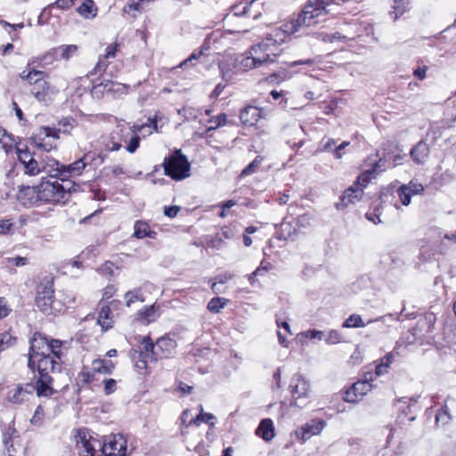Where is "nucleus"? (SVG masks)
<instances>
[{"mask_svg": "<svg viewBox=\"0 0 456 456\" xmlns=\"http://www.w3.org/2000/svg\"><path fill=\"white\" fill-rule=\"evenodd\" d=\"M64 342L36 332L30 339L28 365L34 368L43 358H50L55 362H61Z\"/></svg>", "mask_w": 456, "mask_h": 456, "instance_id": "1", "label": "nucleus"}, {"mask_svg": "<svg viewBox=\"0 0 456 456\" xmlns=\"http://www.w3.org/2000/svg\"><path fill=\"white\" fill-rule=\"evenodd\" d=\"M276 40L267 38L250 48L247 56L240 61L244 69H258L274 63L279 56Z\"/></svg>", "mask_w": 456, "mask_h": 456, "instance_id": "2", "label": "nucleus"}, {"mask_svg": "<svg viewBox=\"0 0 456 456\" xmlns=\"http://www.w3.org/2000/svg\"><path fill=\"white\" fill-rule=\"evenodd\" d=\"M17 155L25 175L36 176L41 173H45L52 178H57L60 163L54 159H41L39 161L36 159V154L27 149H18Z\"/></svg>", "mask_w": 456, "mask_h": 456, "instance_id": "3", "label": "nucleus"}, {"mask_svg": "<svg viewBox=\"0 0 456 456\" xmlns=\"http://www.w3.org/2000/svg\"><path fill=\"white\" fill-rule=\"evenodd\" d=\"M38 379L34 385V391L38 397H49L54 392L53 384L61 372V362H55L50 358H43L37 366Z\"/></svg>", "mask_w": 456, "mask_h": 456, "instance_id": "4", "label": "nucleus"}, {"mask_svg": "<svg viewBox=\"0 0 456 456\" xmlns=\"http://www.w3.org/2000/svg\"><path fill=\"white\" fill-rule=\"evenodd\" d=\"M385 165L381 159L376 161L373 167L362 173L356 181L347 188L339 199V202L336 203L337 209H343L349 204L359 201L363 195V188L367 186L374 174L383 171Z\"/></svg>", "mask_w": 456, "mask_h": 456, "instance_id": "5", "label": "nucleus"}, {"mask_svg": "<svg viewBox=\"0 0 456 456\" xmlns=\"http://www.w3.org/2000/svg\"><path fill=\"white\" fill-rule=\"evenodd\" d=\"M324 10V6H319L317 4H312L310 3V0H308L307 4L297 18L282 26L283 32L287 35L300 33L301 36L308 34L305 31V28L318 23L316 19L323 12Z\"/></svg>", "mask_w": 456, "mask_h": 456, "instance_id": "6", "label": "nucleus"}, {"mask_svg": "<svg viewBox=\"0 0 456 456\" xmlns=\"http://www.w3.org/2000/svg\"><path fill=\"white\" fill-rule=\"evenodd\" d=\"M72 184L71 182H67V184L57 179L42 180L39 184V197L40 202L44 203H59L65 201L70 193Z\"/></svg>", "mask_w": 456, "mask_h": 456, "instance_id": "7", "label": "nucleus"}, {"mask_svg": "<svg viewBox=\"0 0 456 456\" xmlns=\"http://www.w3.org/2000/svg\"><path fill=\"white\" fill-rule=\"evenodd\" d=\"M201 64L209 72L210 76H222L225 80L231 77V72L235 66L232 58L221 59L220 54L217 53L205 55Z\"/></svg>", "mask_w": 456, "mask_h": 456, "instance_id": "8", "label": "nucleus"}, {"mask_svg": "<svg viewBox=\"0 0 456 456\" xmlns=\"http://www.w3.org/2000/svg\"><path fill=\"white\" fill-rule=\"evenodd\" d=\"M165 174L174 180H183L190 175V164L180 150L172 152L164 161Z\"/></svg>", "mask_w": 456, "mask_h": 456, "instance_id": "9", "label": "nucleus"}, {"mask_svg": "<svg viewBox=\"0 0 456 456\" xmlns=\"http://www.w3.org/2000/svg\"><path fill=\"white\" fill-rule=\"evenodd\" d=\"M53 293V286L49 282L41 283L37 288L36 305L45 314H55L63 309L61 303L54 299Z\"/></svg>", "mask_w": 456, "mask_h": 456, "instance_id": "10", "label": "nucleus"}, {"mask_svg": "<svg viewBox=\"0 0 456 456\" xmlns=\"http://www.w3.org/2000/svg\"><path fill=\"white\" fill-rule=\"evenodd\" d=\"M59 131L48 126H41L31 136L32 143L39 150L49 152L56 149V141L59 139Z\"/></svg>", "mask_w": 456, "mask_h": 456, "instance_id": "11", "label": "nucleus"}, {"mask_svg": "<svg viewBox=\"0 0 456 456\" xmlns=\"http://www.w3.org/2000/svg\"><path fill=\"white\" fill-rule=\"evenodd\" d=\"M395 407L399 411L397 421L400 424L413 421L416 419L420 407L418 405L417 398L402 397L395 403Z\"/></svg>", "mask_w": 456, "mask_h": 456, "instance_id": "12", "label": "nucleus"}, {"mask_svg": "<svg viewBox=\"0 0 456 456\" xmlns=\"http://www.w3.org/2000/svg\"><path fill=\"white\" fill-rule=\"evenodd\" d=\"M156 343L153 344L150 337H143L138 352V359L135 361L134 367L138 371L147 369L150 362H157Z\"/></svg>", "mask_w": 456, "mask_h": 456, "instance_id": "13", "label": "nucleus"}, {"mask_svg": "<svg viewBox=\"0 0 456 456\" xmlns=\"http://www.w3.org/2000/svg\"><path fill=\"white\" fill-rule=\"evenodd\" d=\"M75 441L80 456H94L96 446L101 447V443L86 428L77 430Z\"/></svg>", "mask_w": 456, "mask_h": 456, "instance_id": "14", "label": "nucleus"}, {"mask_svg": "<svg viewBox=\"0 0 456 456\" xmlns=\"http://www.w3.org/2000/svg\"><path fill=\"white\" fill-rule=\"evenodd\" d=\"M149 128L148 134H151L152 131L159 132V126H158V121H157V116H154L152 118H148V122L138 125L134 124L130 130L132 133V137L129 141L128 145L126 146V151L130 153H134L140 145V137L139 133H142L143 129Z\"/></svg>", "mask_w": 456, "mask_h": 456, "instance_id": "15", "label": "nucleus"}, {"mask_svg": "<svg viewBox=\"0 0 456 456\" xmlns=\"http://www.w3.org/2000/svg\"><path fill=\"white\" fill-rule=\"evenodd\" d=\"M289 389L294 400L291 404L297 405V400L308 397L310 384L303 375L296 373L291 378Z\"/></svg>", "mask_w": 456, "mask_h": 456, "instance_id": "16", "label": "nucleus"}, {"mask_svg": "<svg viewBox=\"0 0 456 456\" xmlns=\"http://www.w3.org/2000/svg\"><path fill=\"white\" fill-rule=\"evenodd\" d=\"M55 87L52 86L46 80L39 81L30 88L31 94L39 102L45 104L49 103L57 94Z\"/></svg>", "mask_w": 456, "mask_h": 456, "instance_id": "17", "label": "nucleus"}, {"mask_svg": "<svg viewBox=\"0 0 456 456\" xmlns=\"http://www.w3.org/2000/svg\"><path fill=\"white\" fill-rule=\"evenodd\" d=\"M371 384L367 379L358 380L345 392L344 400L347 403H357L371 390Z\"/></svg>", "mask_w": 456, "mask_h": 456, "instance_id": "18", "label": "nucleus"}, {"mask_svg": "<svg viewBox=\"0 0 456 456\" xmlns=\"http://www.w3.org/2000/svg\"><path fill=\"white\" fill-rule=\"evenodd\" d=\"M34 388V385L29 383L24 386L18 385L8 391L7 400L15 404L28 402L33 396Z\"/></svg>", "mask_w": 456, "mask_h": 456, "instance_id": "19", "label": "nucleus"}, {"mask_svg": "<svg viewBox=\"0 0 456 456\" xmlns=\"http://www.w3.org/2000/svg\"><path fill=\"white\" fill-rule=\"evenodd\" d=\"M177 343L170 335L159 338L156 341L157 361L172 357L176 353Z\"/></svg>", "mask_w": 456, "mask_h": 456, "instance_id": "20", "label": "nucleus"}, {"mask_svg": "<svg viewBox=\"0 0 456 456\" xmlns=\"http://www.w3.org/2000/svg\"><path fill=\"white\" fill-rule=\"evenodd\" d=\"M325 426L326 422L324 420L312 419L297 430L296 436L297 439H300L302 442H305L312 436L321 434Z\"/></svg>", "mask_w": 456, "mask_h": 456, "instance_id": "21", "label": "nucleus"}, {"mask_svg": "<svg viewBox=\"0 0 456 456\" xmlns=\"http://www.w3.org/2000/svg\"><path fill=\"white\" fill-rule=\"evenodd\" d=\"M102 449L106 456H126V441L121 435H118L113 440L104 444Z\"/></svg>", "mask_w": 456, "mask_h": 456, "instance_id": "22", "label": "nucleus"}, {"mask_svg": "<svg viewBox=\"0 0 456 456\" xmlns=\"http://www.w3.org/2000/svg\"><path fill=\"white\" fill-rule=\"evenodd\" d=\"M86 167V163L84 159H80L68 166L60 164L57 177H60V179L67 184V182H70L68 177L79 175Z\"/></svg>", "mask_w": 456, "mask_h": 456, "instance_id": "23", "label": "nucleus"}, {"mask_svg": "<svg viewBox=\"0 0 456 456\" xmlns=\"http://www.w3.org/2000/svg\"><path fill=\"white\" fill-rule=\"evenodd\" d=\"M235 235L234 230L231 226H223L220 231L210 240L207 241L208 246L216 248L222 249L226 245V240H231Z\"/></svg>", "mask_w": 456, "mask_h": 456, "instance_id": "24", "label": "nucleus"}, {"mask_svg": "<svg viewBox=\"0 0 456 456\" xmlns=\"http://www.w3.org/2000/svg\"><path fill=\"white\" fill-rule=\"evenodd\" d=\"M265 118L263 110L255 106H246L240 113V119L245 126H255L260 118Z\"/></svg>", "mask_w": 456, "mask_h": 456, "instance_id": "25", "label": "nucleus"}, {"mask_svg": "<svg viewBox=\"0 0 456 456\" xmlns=\"http://www.w3.org/2000/svg\"><path fill=\"white\" fill-rule=\"evenodd\" d=\"M77 51V46L76 45H61L59 47L52 49L48 53H46L43 60L45 61H48V59L58 60H69L71 56H73Z\"/></svg>", "mask_w": 456, "mask_h": 456, "instance_id": "26", "label": "nucleus"}, {"mask_svg": "<svg viewBox=\"0 0 456 456\" xmlns=\"http://www.w3.org/2000/svg\"><path fill=\"white\" fill-rule=\"evenodd\" d=\"M429 153V146L424 140L419 141L410 151L411 159L417 165H423L427 161Z\"/></svg>", "mask_w": 456, "mask_h": 456, "instance_id": "27", "label": "nucleus"}, {"mask_svg": "<svg viewBox=\"0 0 456 456\" xmlns=\"http://www.w3.org/2000/svg\"><path fill=\"white\" fill-rule=\"evenodd\" d=\"M159 315V305L153 304L139 310L137 313V319L144 324H149L156 321Z\"/></svg>", "mask_w": 456, "mask_h": 456, "instance_id": "28", "label": "nucleus"}, {"mask_svg": "<svg viewBox=\"0 0 456 456\" xmlns=\"http://www.w3.org/2000/svg\"><path fill=\"white\" fill-rule=\"evenodd\" d=\"M19 199L23 200L24 204H36L40 202L39 185L27 186L20 190Z\"/></svg>", "mask_w": 456, "mask_h": 456, "instance_id": "29", "label": "nucleus"}, {"mask_svg": "<svg viewBox=\"0 0 456 456\" xmlns=\"http://www.w3.org/2000/svg\"><path fill=\"white\" fill-rule=\"evenodd\" d=\"M256 434L266 442L271 441L274 437V428L272 419H263L256 428Z\"/></svg>", "mask_w": 456, "mask_h": 456, "instance_id": "30", "label": "nucleus"}, {"mask_svg": "<svg viewBox=\"0 0 456 456\" xmlns=\"http://www.w3.org/2000/svg\"><path fill=\"white\" fill-rule=\"evenodd\" d=\"M391 8L392 10L389 12V16L394 20H397L410 10V0H393Z\"/></svg>", "mask_w": 456, "mask_h": 456, "instance_id": "31", "label": "nucleus"}, {"mask_svg": "<svg viewBox=\"0 0 456 456\" xmlns=\"http://www.w3.org/2000/svg\"><path fill=\"white\" fill-rule=\"evenodd\" d=\"M134 236L137 239H154L156 232L151 230L149 224L144 221H136L134 226Z\"/></svg>", "mask_w": 456, "mask_h": 456, "instance_id": "32", "label": "nucleus"}, {"mask_svg": "<svg viewBox=\"0 0 456 456\" xmlns=\"http://www.w3.org/2000/svg\"><path fill=\"white\" fill-rule=\"evenodd\" d=\"M125 129L123 127L118 126L116 130H114L110 134V140L106 144V149L110 151H118L121 147V141H123V133ZM126 142V140L124 139Z\"/></svg>", "mask_w": 456, "mask_h": 456, "instance_id": "33", "label": "nucleus"}, {"mask_svg": "<svg viewBox=\"0 0 456 456\" xmlns=\"http://www.w3.org/2000/svg\"><path fill=\"white\" fill-rule=\"evenodd\" d=\"M115 368L110 360L96 359L92 362V370L95 373L110 374Z\"/></svg>", "mask_w": 456, "mask_h": 456, "instance_id": "34", "label": "nucleus"}, {"mask_svg": "<svg viewBox=\"0 0 456 456\" xmlns=\"http://www.w3.org/2000/svg\"><path fill=\"white\" fill-rule=\"evenodd\" d=\"M210 110H206V115L209 117L208 119L206 120L207 124L206 126V132H209L211 130H215L226 123V115L224 113L218 114L216 117H210Z\"/></svg>", "mask_w": 456, "mask_h": 456, "instance_id": "35", "label": "nucleus"}, {"mask_svg": "<svg viewBox=\"0 0 456 456\" xmlns=\"http://www.w3.org/2000/svg\"><path fill=\"white\" fill-rule=\"evenodd\" d=\"M97 322L103 330H107L112 327L113 321L111 317V311L108 305H102L99 313Z\"/></svg>", "mask_w": 456, "mask_h": 456, "instance_id": "36", "label": "nucleus"}, {"mask_svg": "<svg viewBox=\"0 0 456 456\" xmlns=\"http://www.w3.org/2000/svg\"><path fill=\"white\" fill-rule=\"evenodd\" d=\"M77 12L86 19L94 18L97 14V8L93 0H86L77 7Z\"/></svg>", "mask_w": 456, "mask_h": 456, "instance_id": "37", "label": "nucleus"}, {"mask_svg": "<svg viewBox=\"0 0 456 456\" xmlns=\"http://www.w3.org/2000/svg\"><path fill=\"white\" fill-rule=\"evenodd\" d=\"M126 305L130 307L135 302H144L145 297L142 293V288H135L132 290L127 291L125 294Z\"/></svg>", "mask_w": 456, "mask_h": 456, "instance_id": "38", "label": "nucleus"}, {"mask_svg": "<svg viewBox=\"0 0 456 456\" xmlns=\"http://www.w3.org/2000/svg\"><path fill=\"white\" fill-rule=\"evenodd\" d=\"M44 76H45V73L43 71H39V70H36V69H31L28 73H26V71H23L20 74V77L23 80L28 81V83L31 86V87H33L35 85L39 83V81H45V79L44 78Z\"/></svg>", "mask_w": 456, "mask_h": 456, "instance_id": "39", "label": "nucleus"}, {"mask_svg": "<svg viewBox=\"0 0 456 456\" xmlns=\"http://www.w3.org/2000/svg\"><path fill=\"white\" fill-rule=\"evenodd\" d=\"M201 423H205L208 426V430L206 432V436L208 439L212 440L214 435L212 433V429L215 428L216 423V417L212 413L204 412L201 408Z\"/></svg>", "mask_w": 456, "mask_h": 456, "instance_id": "40", "label": "nucleus"}, {"mask_svg": "<svg viewBox=\"0 0 456 456\" xmlns=\"http://www.w3.org/2000/svg\"><path fill=\"white\" fill-rule=\"evenodd\" d=\"M104 88L108 91L113 92L118 95L126 94L129 92L130 86L117 82L109 81L104 85Z\"/></svg>", "mask_w": 456, "mask_h": 456, "instance_id": "41", "label": "nucleus"}, {"mask_svg": "<svg viewBox=\"0 0 456 456\" xmlns=\"http://www.w3.org/2000/svg\"><path fill=\"white\" fill-rule=\"evenodd\" d=\"M228 302L229 300L224 297H213L208 304V309L211 313H219Z\"/></svg>", "mask_w": 456, "mask_h": 456, "instance_id": "42", "label": "nucleus"}, {"mask_svg": "<svg viewBox=\"0 0 456 456\" xmlns=\"http://www.w3.org/2000/svg\"><path fill=\"white\" fill-rule=\"evenodd\" d=\"M222 33L219 30L212 31L208 33L205 38L204 45L201 46V61L204 60L206 55L203 53V49L208 50L210 48L211 44H216L221 37Z\"/></svg>", "mask_w": 456, "mask_h": 456, "instance_id": "43", "label": "nucleus"}, {"mask_svg": "<svg viewBox=\"0 0 456 456\" xmlns=\"http://www.w3.org/2000/svg\"><path fill=\"white\" fill-rule=\"evenodd\" d=\"M364 326L365 323L358 314H351L343 323L344 328H362Z\"/></svg>", "mask_w": 456, "mask_h": 456, "instance_id": "44", "label": "nucleus"}, {"mask_svg": "<svg viewBox=\"0 0 456 456\" xmlns=\"http://www.w3.org/2000/svg\"><path fill=\"white\" fill-rule=\"evenodd\" d=\"M16 342V338L9 332L0 333V351H3Z\"/></svg>", "mask_w": 456, "mask_h": 456, "instance_id": "45", "label": "nucleus"}, {"mask_svg": "<svg viewBox=\"0 0 456 456\" xmlns=\"http://www.w3.org/2000/svg\"><path fill=\"white\" fill-rule=\"evenodd\" d=\"M232 278V275L230 273H224L216 276L214 279V281L211 284V289L214 293L218 294L221 293V289L217 287L218 284H224L228 281H230Z\"/></svg>", "mask_w": 456, "mask_h": 456, "instance_id": "46", "label": "nucleus"}, {"mask_svg": "<svg viewBox=\"0 0 456 456\" xmlns=\"http://www.w3.org/2000/svg\"><path fill=\"white\" fill-rule=\"evenodd\" d=\"M342 335L336 330H331L325 333L324 340L329 345H336L342 342Z\"/></svg>", "mask_w": 456, "mask_h": 456, "instance_id": "47", "label": "nucleus"}, {"mask_svg": "<svg viewBox=\"0 0 456 456\" xmlns=\"http://www.w3.org/2000/svg\"><path fill=\"white\" fill-rule=\"evenodd\" d=\"M181 420H182V424L186 427H189L191 424L198 426V423L200 421V413H198L194 417H192L190 414V411L185 410V411H183V412L182 414Z\"/></svg>", "mask_w": 456, "mask_h": 456, "instance_id": "48", "label": "nucleus"}, {"mask_svg": "<svg viewBox=\"0 0 456 456\" xmlns=\"http://www.w3.org/2000/svg\"><path fill=\"white\" fill-rule=\"evenodd\" d=\"M263 161V158L260 156H257L251 163H249L242 171L241 175L247 176L249 175L256 171L259 165Z\"/></svg>", "mask_w": 456, "mask_h": 456, "instance_id": "49", "label": "nucleus"}, {"mask_svg": "<svg viewBox=\"0 0 456 456\" xmlns=\"http://www.w3.org/2000/svg\"><path fill=\"white\" fill-rule=\"evenodd\" d=\"M397 194L403 206H408L411 203L412 195L403 185L398 188Z\"/></svg>", "mask_w": 456, "mask_h": 456, "instance_id": "50", "label": "nucleus"}, {"mask_svg": "<svg viewBox=\"0 0 456 456\" xmlns=\"http://www.w3.org/2000/svg\"><path fill=\"white\" fill-rule=\"evenodd\" d=\"M406 191H408L412 196L420 194L424 191V187L420 183L410 182L408 184L403 185Z\"/></svg>", "mask_w": 456, "mask_h": 456, "instance_id": "51", "label": "nucleus"}, {"mask_svg": "<svg viewBox=\"0 0 456 456\" xmlns=\"http://www.w3.org/2000/svg\"><path fill=\"white\" fill-rule=\"evenodd\" d=\"M44 417H45V413H44L43 407L41 405H38L35 411L33 417L30 419V422L33 425L39 426L42 424Z\"/></svg>", "mask_w": 456, "mask_h": 456, "instance_id": "52", "label": "nucleus"}, {"mask_svg": "<svg viewBox=\"0 0 456 456\" xmlns=\"http://www.w3.org/2000/svg\"><path fill=\"white\" fill-rule=\"evenodd\" d=\"M12 312L7 300L4 297H0V319L5 318Z\"/></svg>", "mask_w": 456, "mask_h": 456, "instance_id": "53", "label": "nucleus"}, {"mask_svg": "<svg viewBox=\"0 0 456 456\" xmlns=\"http://www.w3.org/2000/svg\"><path fill=\"white\" fill-rule=\"evenodd\" d=\"M13 232V224L10 220H0V234Z\"/></svg>", "mask_w": 456, "mask_h": 456, "instance_id": "54", "label": "nucleus"}, {"mask_svg": "<svg viewBox=\"0 0 456 456\" xmlns=\"http://www.w3.org/2000/svg\"><path fill=\"white\" fill-rule=\"evenodd\" d=\"M104 392L106 395H110L116 390L117 382L113 379H108L103 380Z\"/></svg>", "mask_w": 456, "mask_h": 456, "instance_id": "55", "label": "nucleus"}, {"mask_svg": "<svg viewBox=\"0 0 456 456\" xmlns=\"http://www.w3.org/2000/svg\"><path fill=\"white\" fill-rule=\"evenodd\" d=\"M325 332L316 330H310L305 332V337L310 339L317 338L318 340H322L324 338Z\"/></svg>", "mask_w": 456, "mask_h": 456, "instance_id": "56", "label": "nucleus"}, {"mask_svg": "<svg viewBox=\"0 0 456 456\" xmlns=\"http://www.w3.org/2000/svg\"><path fill=\"white\" fill-rule=\"evenodd\" d=\"M74 3L75 0H56L53 5L62 10H68L74 4Z\"/></svg>", "mask_w": 456, "mask_h": 456, "instance_id": "57", "label": "nucleus"}, {"mask_svg": "<svg viewBox=\"0 0 456 456\" xmlns=\"http://www.w3.org/2000/svg\"><path fill=\"white\" fill-rule=\"evenodd\" d=\"M107 68V63H105L104 61L99 60V61L96 63L94 69L87 75L88 77L95 75L97 73H101L104 71Z\"/></svg>", "mask_w": 456, "mask_h": 456, "instance_id": "58", "label": "nucleus"}, {"mask_svg": "<svg viewBox=\"0 0 456 456\" xmlns=\"http://www.w3.org/2000/svg\"><path fill=\"white\" fill-rule=\"evenodd\" d=\"M336 142L334 139H328L326 142H322V151H333L335 150Z\"/></svg>", "mask_w": 456, "mask_h": 456, "instance_id": "59", "label": "nucleus"}, {"mask_svg": "<svg viewBox=\"0 0 456 456\" xmlns=\"http://www.w3.org/2000/svg\"><path fill=\"white\" fill-rule=\"evenodd\" d=\"M179 210H180V208L177 206L165 207L164 214H165V216H167L170 218H174L177 216Z\"/></svg>", "mask_w": 456, "mask_h": 456, "instance_id": "60", "label": "nucleus"}, {"mask_svg": "<svg viewBox=\"0 0 456 456\" xmlns=\"http://www.w3.org/2000/svg\"><path fill=\"white\" fill-rule=\"evenodd\" d=\"M8 263L15 266H23L27 264V258L22 256L10 257Z\"/></svg>", "mask_w": 456, "mask_h": 456, "instance_id": "61", "label": "nucleus"}, {"mask_svg": "<svg viewBox=\"0 0 456 456\" xmlns=\"http://www.w3.org/2000/svg\"><path fill=\"white\" fill-rule=\"evenodd\" d=\"M449 419L450 416L445 410L439 411L436 416V420L437 423L442 422V424H445Z\"/></svg>", "mask_w": 456, "mask_h": 456, "instance_id": "62", "label": "nucleus"}, {"mask_svg": "<svg viewBox=\"0 0 456 456\" xmlns=\"http://www.w3.org/2000/svg\"><path fill=\"white\" fill-rule=\"evenodd\" d=\"M118 47V44L109 45L106 48V53L104 54V58L110 59V58L115 57Z\"/></svg>", "mask_w": 456, "mask_h": 456, "instance_id": "63", "label": "nucleus"}, {"mask_svg": "<svg viewBox=\"0 0 456 456\" xmlns=\"http://www.w3.org/2000/svg\"><path fill=\"white\" fill-rule=\"evenodd\" d=\"M428 69V66L419 67L413 70V75L419 80H423L426 77V73Z\"/></svg>", "mask_w": 456, "mask_h": 456, "instance_id": "64", "label": "nucleus"}]
</instances>
